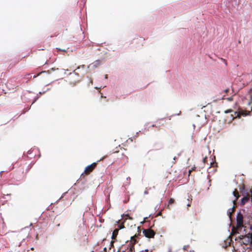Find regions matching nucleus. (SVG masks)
Here are the masks:
<instances>
[{"label": "nucleus", "instance_id": "obj_1", "mask_svg": "<svg viewBox=\"0 0 252 252\" xmlns=\"http://www.w3.org/2000/svg\"><path fill=\"white\" fill-rule=\"evenodd\" d=\"M143 234L148 238H153L155 235V232L151 228L143 229Z\"/></svg>", "mask_w": 252, "mask_h": 252}, {"label": "nucleus", "instance_id": "obj_2", "mask_svg": "<svg viewBox=\"0 0 252 252\" xmlns=\"http://www.w3.org/2000/svg\"><path fill=\"white\" fill-rule=\"evenodd\" d=\"M97 164V162H93V163L88 165L86 167L85 169L84 170V172L87 173H89L92 171L94 168L96 167Z\"/></svg>", "mask_w": 252, "mask_h": 252}, {"label": "nucleus", "instance_id": "obj_3", "mask_svg": "<svg viewBox=\"0 0 252 252\" xmlns=\"http://www.w3.org/2000/svg\"><path fill=\"white\" fill-rule=\"evenodd\" d=\"M249 200L250 198L249 197L244 196L241 199L240 205L244 206Z\"/></svg>", "mask_w": 252, "mask_h": 252}, {"label": "nucleus", "instance_id": "obj_4", "mask_svg": "<svg viewBox=\"0 0 252 252\" xmlns=\"http://www.w3.org/2000/svg\"><path fill=\"white\" fill-rule=\"evenodd\" d=\"M243 215L240 211L238 212L236 216V221H243Z\"/></svg>", "mask_w": 252, "mask_h": 252}, {"label": "nucleus", "instance_id": "obj_5", "mask_svg": "<svg viewBox=\"0 0 252 252\" xmlns=\"http://www.w3.org/2000/svg\"><path fill=\"white\" fill-rule=\"evenodd\" d=\"M100 61L99 60H96L92 63L94 68H96L100 65Z\"/></svg>", "mask_w": 252, "mask_h": 252}, {"label": "nucleus", "instance_id": "obj_6", "mask_svg": "<svg viewBox=\"0 0 252 252\" xmlns=\"http://www.w3.org/2000/svg\"><path fill=\"white\" fill-rule=\"evenodd\" d=\"M233 210H234V207L228 209V210L227 211V215L228 216V217H229V218H230V215L233 213Z\"/></svg>", "mask_w": 252, "mask_h": 252}, {"label": "nucleus", "instance_id": "obj_7", "mask_svg": "<svg viewBox=\"0 0 252 252\" xmlns=\"http://www.w3.org/2000/svg\"><path fill=\"white\" fill-rule=\"evenodd\" d=\"M237 226L238 227H243V221H236Z\"/></svg>", "mask_w": 252, "mask_h": 252}, {"label": "nucleus", "instance_id": "obj_8", "mask_svg": "<svg viewBox=\"0 0 252 252\" xmlns=\"http://www.w3.org/2000/svg\"><path fill=\"white\" fill-rule=\"evenodd\" d=\"M118 233V230L115 229L112 233V238L114 239V238H115L116 237V236L117 235Z\"/></svg>", "mask_w": 252, "mask_h": 252}, {"label": "nucleus", "instance_id": "obj_9", "mask_svg": "<svg viewBox=\"0 0 252 252\" xmlns=\"http://www.w3.org/2000/svg\"><path fill=\"white\" fill-rule=\"evenodd\" d=\"M250 230L252 231V233H249L248 234L249 239H250L251 241H252V225L250 226Z\"/></svg>", "mask_w": 252, "mask_h": 252}, {"label": "nucleus", "instance_id": "obj_10", "mask_svg": "<svg viewBox=\"0 0 252 252\" xmlns=\"http://www.w3.org/2000/svg\"><path fill=\"white\" fill-rule=\"evenodd\" d=\"M39 96L37 95L33 99L32 102V105L35 102V101L39 98Z\"/></svg>", "mask_w": 252, "mask_h": 252}, {"label": "nucleus", "instance_id": "obj_11", "mask_svg": "<svg viewBox=\"0 0 252 252\" xmlns=\"http://www.w3.org/2000/svg\"><path fill=\"white\" fill-rule=\"evenodd\" d=\"M181 112L180 111L178 113H177V114H173L171 116H170L169 117V120H170L171 119V118L172 117H174V116H179L181 114Z\"/></svg>", "mask_w": 252, "mask_h": 252}, {"label": "nucleus", "instance_id": "obj_12", "mask_svg": "<svg viewBox=\"0 0 252 252\" xmlns=\"http://www.w3.org/2000/svg\"><path fill=\"white\" fill-rule=\"evenodd\" d=\"M232 111H233V110L232 109H229L225 110L224 111V113L225 114H228V113L232 112Z\"/></svg>", "mask_w": 252, "mask_h": 252}, {"label": "nucleus", "instance_id": "obj_13", "mask_svg": "<svg viewBox=\"0 0 252 252\" xmlns=\"http://www.w3.org/2000/svg\"><path fill=\"white\" fill-rule=\"evenodd\" d=\"M174 202V199L172 198H170L168 201V204H172Z\"/></svg>", "mask_w": 252, "mask_h": 252}, {"label": "nucleus", "instance_id": "obj_14", "mask_svg": "<svg viewBox=\"0 0 252 252\" xmlns=\"http://www.w3.org/2000/svg\"><path fill=\"white\" fill-rule=\"evenodd\" d=\"M230 121H229V123H231V121H232L234 120V116L232 114H231L230 115Z\"/></svg>", "mask_w": 252, "mask_h": 252}, {"label": "nucleus", "instance_id": "obj_15", "mask_svg": "<svg viewBox=\"0 0 252 252\" xmlns=\"http://www.w3.org/2000/svg\"><path fill=\"white\" fill-rule=\"evenodd\" d=\"M67 193V192H64L62 196L59 198V199L57 201V202H58L60 200H61L62 198L63 197L64 195Z\"/></svg>", "mask_w": 252, "mask_h": 252}, {"label": "nucleus", "instance_id": "obj_16", "mask_svg": "<svg viewBox=\"0 0 252 252\" xmlns=\"http://www.w3.org/2000/svg\"><path fill=\"white\" fill-rule=\"evenodd\" d=\"M226 99L227 100H228V101H231L233 100V97L230 96V97H227V98H226Z\"/></svg>", "mask_w": 252, "mask_h": 252}, {"label": "nucleus", "instance_id": "obj_17", "mask_svg": "<svg viewBox=\"0 0 252 252\" xmlns=\"http://www.w3.org/2000/svg\"><path fill=\"white\" fill-rule=\"evenodd\" d=\"M123 215L126 216L127 217V219H128L129 220H132L133 219L132 217L129 216L128 214H124Z\"/></svg>", "mask_w": 252, "mask_h": 252}, {"label": "nucleus", "instance_id": "obj_18", "mask_svg": "<svg viewBox=\"0 0 252 252\" xmlns=\"http://www.w3.org/2000/svg\"><path fill=\"white\" fill-rule=\"evenodd\" d=\"M85 67V65H82L81 66H79L77 67L76 69V70H77V69H79L80 68H84Z\"/></svg>", "mask_w": 252, "mask_h": 252}, {"label": "nucleus", "instance_id": "obj_19", "mask_svg": "<svg viewBox=\"0 0 252 252\" xmlns=\"http://www.w3.org/2000/svg\"><path fill=\"white\" fill-rule=\"evenodd\" d=\"M141 252H152V250L149 251L148 249H146L144 251H142Z\"/></svg>", "mask_w": 252, "mask_h": 252}, {"label": "nucleus", "instance_id": "obj_20", "mask_svg": "<svg viewBox=\"0 0 252 252\" xmlns=\"http://www.w3.org/2000/svg\"><path fill=\"white\" fill-rule=\"evenodd\" d=\"M125 250H122V248H120L118 250L117 252H125Z\"/></svg>", "mask_w": 252, "mask_h": 252}, {"label": "nucleus", "instance_id": "obj_21", "mask_svg": "<svg viewBox=\"0 0 252 252\" xmlns=\"http://www.w3.org/2000/svg\"><path fill=\"white\" fill-rule=\"evenodd\" d=\"M49 90H50V89H47L46 91H45L44 92H39V94H43L45 93L46 91H48Z\"/></svg>", "mask_w": 252, "mask_h": 252}, {"label": "nucleus", "instance_id": "obj_22", "mask_svg": "<svg viewBox=\"0 0 252 252\" xmlns=\"http://www.w3.org/2000/svg\"><path fill=\"white\" fill-rule=\"evenodd\" d=\"M70 84L72 86L74 87L76 85V82H70Z\"/></svg>", "mask_w": 252, "mask_h": 252}, {"label": "nucleus", "instance_id": "obj_23", "mask_svg": "<svg viewBox=\"0 0 252 252\" xmlns=\"http://www.w3.org/2000/svg\"><path fill=\"white\" fill-rule=\"evenodd\" d=\"M207 160V157H205L203 158V163H205L206 161Z\"/></svg>", "mask_w": 252, "mask_h": 252}, {"label": "nucleus", "instance_id": "obj_24", "mask_svg": "<svg viewBox=\"0 0 252 252\" xmlns=\"http://www.w3.org/2000/svg\"><path fill=\"white\" fill-rule=\"evenodd\" d=\"M147 219H148V217H145V218H144V220H143L142 221H141L140 223H142H142H143L144 221H146V220H147Z\"/></svg>", "mask_w": 252, "mask_h": 252}, {"label": "nucleus", "instance_id": "obj_25", "mask_svg": "<svg viewBox=\"0 0 252 252\" xmlns=\"http://www.w3.org/2000/svg\"><path fill=\"white\" fill-rule=\"evenodd\" d=\"M50 69L52 71H55L56 70H59V68H56L55 67H52Z\"/></svg>", "mask_w": 252, "mask_h": 252}, {"label": "nucleus", "instance_id": "obj_26", "mask_svg": "<svg viewBox=\"0 0 252 252\" xmlns=\"http://www.w3.org/2000/svg\"><path fill=\"white\" fill-rule=\"evenodd\" d=\"M124 227L123 226V225H122V224H120V225H119V229H123Z\"/></svg>", "mask_w": 252, "mask_h": 252}, {"label": "nucleus", "instance_id": "obj_27", "mask_svg": "<svg viewBox=\"0 0 252 252\" xmlns=\"http://www.w3.org/2000/svg\"><path fill=\"white\" fill-rule=\"evenodd\" d=\"M56 49L58 51H63V52H65L66 51L64 49H61L60 48H57Z\"/></svg>", "mask_w": 252, "mask_h": 252}, {"label": "nucleus", "instance_id": "obj_28", "mask_svg": "<svg viewBox=\"0 0 252 252\" xmlns=\"http://www.w3.org/2000/svg\"><path fill=\"white\" fill-rule=\"evenodd\" d=\"M42 73H46L47 74H50V73L49 70H47V71H42Z\"/></svg>", "mask_w": 252, "mask_h": 252}, {"label": "nucleus", "instance_id": "obj_29", "mask_svg": "<svg viewBox=\"0 0 252 252\" xmlns=\"http://www.w3.org/2000/svg\"><path fill=\"white\" fill-rule=\"evenodd\" d=\"M32 150H30L28 151L27 152V154L28 155H31L32 154Z\"/></svg>", "mask_w": 252, "mask_h": 252}, {"label": "nucleus", "instance_id": "obj_30", "mask_svg": "<svg viewBox=\"0 0 252 252\" xmlns=\"http://www.w3.org/2000/svg\"><path fill=\"white\" fill-rule=\"evenodd\" d=\"M33 164H34L33 163H31L29 165V166H28V168H31V167L33 165Z\"/></svg>", "mask_w": 252, "mask_h": 252}, {"label": "nucleus", "instance_id": "obj_31", "mask_svg": "<svg viewBox=\"0 0 252 252\" xmlns=\"http://www.w3.org/2000/svg\"><path fill=\"white\" fill-rule=\"evenodd\" d=\"M75 70H73V72L75 74V75H77V76H79V74H78V73H76V72H75Z\"/></svg>", "mask_w": 252, "mask_h": 252}, {"label": "nucleus", "instance_id": "obj_32", "mask_svg": "<svg viewBox=\"0 0 252 252\" xmlns=\"http://www.w3.org/2000/svg\"><path fill=\"white\" fill-rule=\"evenodd\" d=\"M133 249H134L133 247L132 246H131L130 247L129 251L132 252L133 251Z\"/></svg>", "mask_w": 252, "mask_h": 252}, {"label": "nucleus", "instance_id": "obj_33", "mask_svg": "<svg viewBox=\"0 0 252 252\" xmlns=\"http://www.w3.org/2000/svg\"><path fill=\"white\" fill-rule=\"evenodd\" d=\"M249 115H250V112H249L248 113V114H243V116H246Z\"/></svg>", "mask_w": 252, "mask_h": 252}, {"label": "nucleus", "instance_id": "obj_34", "mask_svg": "<svg viewBox=\"0 0 252 252\" xmlns=\"http://www.w3.org/2000/svg\"><path fill=\"white\" fill-rule=\"evenodd\" d=\"M242 190H244L245 192H245V193H246V194H247V193H248V192H247V191H246V190H245V189H244V187H243V188H242Z\"/></svg>", "mask_w": 252, "mask_h": 252}, {"label": "nucleus", "instance_id": "obj_35", "mask_svg": "<svg viewBox=\"0 0 252 252\" xmlns=\"http://www.w3.org/2000/svg\"><path fill=\"white\" fill-rule=\"evenodd\" d=\"M161 214V211H159V212H158L157 213V216H159V215H160Z\"/></svg>", "mask_w": 252, "mask_h": 252}, {"label": "nucleus", "instance_id": "obj_36", "mask_svg": "<svg viewBox=\"0 0 252 252\" xmlns=\"http://www.w3.org/2000/svg\"><path fill=\"white\" fill-rule=\"evenodd\" d=\"M233 194L234 196H235L236 197V198H238V196H236V194H235V193L234 191L233 192Z\"/></svg>", "mask_w": 252, "mask_h": 252}, {"label": "nucleus", "instance_id": "obj_37", "mask_svg": "<svg viewBox=\"0 0 252 252\" xmlns=\"http://www.w3.org/2000/svg\"><path fill=\"white\" fill-rule=\"evenodd\" d=\"M139 132H140V131H139L138 132H137L136 133V134H135V137L137 136V135H138V133H139Z\"/></svg>", "mask_w": 252, "mask_h": 252}, {"label": "nucleus", "instance_id": "obj_38", "mask_svg": "<svg viewBox=\"0 0 252 252\" xmlns=\"http://www.w3.org/2000/svg\"><path fill=\"white\" fill-rule=\"evenodd\" d=\"M130 177H127V178H126V180H127V181H129V180H130Z\"/></svg>", "mask_w": 252, "mask_h": 252}, {"label": "nucleus", "instance_id": "obj_39", "mask_svg": "<svg viewBox=\"0 0 252 252\" xmlns=\"http://www.w3.org/2000/svg\"><path fill=\"white\" fill-rule=\"evenodd\" d=\"M210 182H211V181H210V180H209L208 184H209V187H210V186H211V184H210Z\"/></svg>", "mask_w": 252, "mask_h": 252}, {"label": "nucleus", "instance_id": "obj_40", "mask_svg": "<svg viewBox=\"0 0 252 252\" xmlns=\"http://www.w3.org/2000/svg\"><path fill=\"white\" fill-rule=\"evenodd\" d=\"M110 246H113V242L112 241L110 242Z\"/></svg>", "mask_w": 252, "mask_h": 252}, {"label": "nucleus", "instance_id": "obj_41", "mask_svg": "<svg viewBox=\"0 0 252 252\" xmlns=\"http://www.w3.org/2000/svg\"><path fill=\"white\" fill-rule=\"evenodd\" d=\"M108 78V75H105V79H107Z\"/></svg>", "mask_w": 252, "mask_h": 252}, {"label": "nucleus", "instance_id": "obj_42", "mask_svg": "<svg viewBox=\"0 0 252 252\" xmlns=\"http://www.w3.org/2000/svg\"><path fill=\"white\" fill-rule=\"evenodd\" d=\"M228 91H229V90H228V89H226V90H225V93H227V92H228Z\"/></svg>", "mask_w": 252, "mask_h": 252}, {"label": "nucleus", "instance_id": "obj_43", "mask_svg": "<svg viewBox=\"0 0 252 252\" xmlns=\"http://www.w3.org/2000/svg\"><path fill=\"white\" fill-rule=\"evenodd\" d=\"M251 102H249L248 103V105L250 106V105H251Z\"/></svg>", "mask_w": 252, "mask_h": 252}, {"label": "nucleus", "instance_id": "obj_44", "mask_svg": "<svg viewBox=\"0 0 252 252\" xmlns=\"http://www.w3.org/2000/svg\"><path fill=\"white\" fill-rule=\"evenodd\" d=\"M225 99V97H224V96H223V97H222L221 98V99Z\"/></svg>", "mask_w": 252, "mask_h": 252}, {"label": "nucleus", "instance_id": "obj_45", "mask_svg": "<svg viewBox=\"0 0 252 252\" xmlns=\"http://www.w3.org/2000/svg\"><path fill=\"white\" fill-rule=\"evenodd\" d=\"M144 194H148V191H144Z\"/></svg>", "mask_w": 252, "mask_h": 252}, {"label": "nucleus", "instance_id": "obj_46", "mask_svg": "<svg viewBox=\"0 0 252 252\" xmlns=\"http://www.w3.org/2000/svg\"><path fill=\"white\" fill-rule=\"evenodd\" d=\"M155 126V125L154 124H153L152 126H151V127H153Z\"/></svg>", "mask_w": 252, "mask_h": 252}, {"label": "nucleus", "instance_id": "obj_47", "mask_svg": "<svg viewBox=\"0 0 252 252\" xmlns=\"http://www.w3.org/2000/svg\"><path fill=\"white\" fill-rule=\"evenodd\" d=\"M60 226V223H58L57 225V227H59Z\"/></svg>", "mask_w": 252, "mask_h": 252}, {"label": "nucleus", "instance_id": "obj_48", "mask_svg": "<svg viewBox=\"0 0 252 252\" xmlns=\"http://www.w3.org/2000/svg\"><path fill=\"white\" fill-rule=\"evenodd\" d=\"M4 171H0V174H1V173H2Z\"/></svg>", "mask_w": 252, "mask_h": 252}, {"label": "nucleus", "instance_id": "obj_49", "mask_svg": "<svg viewBox=\"0 0 252 252\" xmlns=\"http://www.w3.org/2000/svg\"><path fill=\"white\" fill-rule=\"evenodd\" d=\"M173 159H174V160H175V159H176V157H175L174 158H173Z\"/></svg>", "mask_w": 252, "mask_h": 252}, {"label": "nucleus", "instance_id": "obj_50", "mask_svg": "<svg viewBox=\"0 0 252 252\" xmlns=\"http://www.w3.org/2000/svg\"><path fill=\"white\" fill-rule=\"evenodd\" d=\"M7 196H10V194H6Z\"/></svg>", "mask_w": 252, "mask_h": 252}, {"label": "nucleus", "instance_id": "obj_51", "mask_svg": "<svg viewBox=\"0 0 252 252\" xmlns=\"http://www.w3.org/2000/svg\"><path fill=\"white\" fill-rule=\"evenodd\" d=\"M186 246H184V250H185V249H186Z\"/></svg>", "mask_w": 252, "mask_h": 252}, {"label": "nucleus", "instance_id": "obj_52", "mask_svg": "<svg viewBox=\"0 0 252 252\" xmlns=\"http://www.w3.org/2000/svg\"><path fill=\"white\" fill-rule=\"evenodd\" d=\"M186 246H184V250H185V249H186Z\"/></svg>", "mask_w": 252, "mask_h": 252}, {"label": "nucleus", "instance_id": "obj_53", "mask_svg": "<svg viewBox=\"0 0 252 252\" xmlns=\"http://www.w3.org/2000/svg\"><path fill=\"white\" fill-rule=\"evenodd\" d=\"M168 252H171V250H169Z\"/></svg>", "mask_w": 252, "mask_h": 252}, {"label": "nucleus", "instance_id": "obj_54", "mask_svg": "<svg viewBox=\"0 0 252 252\" xmlns=\"http://www.w3.org/2000/svg\"><path fill=\"white\" fill-rule=\"evenodd\" d=\"M146 124L145 125V129H146Z\"/></svg>", "mask_w": 252, "mask_h": 252}, {"label": "nucleus", "instance_id": "obj_55", "mask_svg": "<svg viewBox=\"0 0 252 252\" xmlns=\"http://www.w3.org/2000/svg\"><path fill=\"white\" fill-rule=\"evenodd\" d=\"M194 168H195V167H194V168H191V169H194Z\"/></svg>", "mask_w": 252, "mask_h": 252}, {"label": "nucleus", "instance_id": "obj_56", "mask_svg": "<svg viewBox=\"0 0 252 252\" xmlns=\"http://www.w3.org/2000/svg\"><path fill=\"white\" fill-rule=\"evenodd\" d=\"M194 168H195V167H194V168H191V169H194Z\"/></svg>", "mask_w": 252, "mask_h": 252}, {"label": "nucleus", "instance_id": "obj_57", "mask_svg": "<svg viewBox=\"0 0 252 252\" xmlns=\"http://www.w3.org/2000/svg\"><path fill=\"white\" fill-rule=\"evenodd\" d=\"M194 168H195V167H194V168H191V169H194Z\"/></svg>", "mask_w": 252, "mask_h": 252}, {"label": "nucleus", "instance_id": "obj_58", "mask_svg": "<svg viewBox=\"0 0 252 252\" xmlns=\"http://www.w3.org/2000/svg\"><path fill=\"white\" fill-rule=\"evenodd\" d=\"M90 81H91V83L92 84L93 83V81L92 80H91Z\"/></svg>", "mask_w": 252, "mask_h": 252}, {"label": "nucleus", "instance_id": "obj_59", "mask_svg": "<svg viewBox=\"0 0 252 252\" xmlns=\"http://www.w3.org/2000/svg\"><path fill=\"white\" fill-rule=\"evenodd\" d=\"M210 164H211V165H212V162H211V163H210ZM210 166H211V165H210ZM210 167H211V166H210V167H209V168H210Z\"/></svg>", "mask_w": 252, "mask_h": 252}, {"label": "nucleus", "instance_id": "obj_60", "mask_svg": "<svg viewBox=\"0 0 252 252\" xmlns=\"http://www.w3.org/2000/svg\"><path fill=\"white\" fill-rule=\"evenodd\" d=\"M217 113H220L219 111L217 112Z\"/></svg>", "mask_w": 252, "mask_h": 252}, {"label": "nucleus", "instance_id": "obj_61", "mask_svg": "<svg viewBox=\"0 0 252 252\" xmlns=\"http://www.w3.org/2000/svg\"><path fill=\"white\" fill-rule=\"evenodd\" d=\"M129 184H130V182H128V183H127V184H128V185H129Z\"/></svg>", "mask_w": 252, "mask_h": 252}, {"label": "nucleus", "instance_id": "obj_62", "mask_svg": "<svg viewBox=\"0 0 252 252\" xmlns=\"http://www.w3.org/2000/svg\"><path fill=\"white\" fill-rule=\"evenodd\" d=\"M40 157V155L39 154V155H38V157L39 158Z\"/></svg>", "mask_w": 252, "mask_h": 252}, {"label": "nucleus", "instance_id": "obj_63", "mask_svg": "<svg viewBox=\"0 0 252 252\" xmlns=\"http://www.w3.org/2000/svg\"><path fill=\"white\" fill-rule=\"evenodd\" d=\"M251 110H252V106L251 107Z\"/></svg>", "mask_w": 252, "mask_h": 252}]
</instances>
